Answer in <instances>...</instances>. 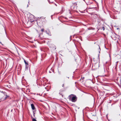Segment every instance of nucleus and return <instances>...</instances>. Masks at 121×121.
Listing matches in <instances>:
<instances>
[{"instance_id": "1", "label": "nucleus", "mask_w": 121, "mask_h": 121, "mask_svg": "<svg viewBox=\"0 0 121 121\" xmlns=\"http://www.w3.org/2000/svg\"><path fill=\"white\" fill-rule=\"evenodd\" d=\"M69 100L71 101L72 102H74L76 101V97L75 96H73L72 95H69Z\"/></svg>"}, {"instance_id": "2", "label": "nucleus", "mask_w": 121, "mask_h": 121, "mask_svg": "<svg viewBox=\"0 0 121 121\" xmlns=\"http://www.w3.org/2000/svg\"><path fill=\"white\" fill-rule=\"evenodd\" d=\"M31 106L33 113L34 116H35V112L36 111V108H35L34 105L33 104H31Z\"/></svg>"}, {"instance_id": "3", "label": "nucleus", "mask_w": 121, "mask_h": 121, "mask_svg": "<svg viewBox=\"0 0 121 121\" xmlns=\"http://www.w3.org/2000/svg\"><path fill=\"white\" fill-rule=\"evenodd\" d=\"M94 66L95 67L96 69L98 68L99 67V63L98 62L95 63L94 65Z\"/></svg>"}, {"instance_id": "4", "label": "nucleus", "mask_w": 121, "mask_h": 121, "mask_svg": "<svg viewBox=\"0 0 121 121\" xmlns=\"http://www.w3.org/2000/svg\"><path fill=\"white\" fill-rule=\"evenodd\" d=\"M7 97H8L7 95H4L3 96L2 98V99L3 100H5L7 98Z\"/></svg>"}, {"instance_id": "5", "label": "nucleus", "mask_w": 121, "mask_h": 121, "mask_svg": "<svg viewBox=\"0 0 121 121\" xmlns=\"http://www.w3.org/2000/svg\"><path fill=\"white\" fill-rule=\"evenodd\" d=\"M97 47L98 48V51H99V52H100V47L99 45H98Z\"/></svg>"}, {"instance_id": "6", "label": "nucleus", "mask_w": 121, "mask_h": 121, "mask_svg": "<svg viewBox=\"0 0 121 121\" xmlns=\"http://www.w3.org/2000/svg\"><path fill=\"white\" fill-rule=\"evenodd\" d=\"M24 61L25 62V64H27V65H28V64L26 62V61L25 60H24Z\"/></svg>"}, {"instance_id": "7", "label": "nucleus", "mask_w": 121, "mask_h": 121, "mask_svg": "<svg viewBox=\"0 0 121 121\" xmlns=\"http://www.w3.org/2000/svg\"><path fill=\"white\" fill-rule=\"evenodd\" d=\"M33 121H37L35 119H33Z\"/></svg>"}, {"instance_id": "8", "label": "nucleus", "mask_w": 121, "mask_h": 121, "mask_svg": "<svg viewBox=\"0 0 121 121\" xmlns=\"http://www.w3.org/2000/svg\"><path fill=\"white\" fill-rule=\"evenodd\" d=\"M41 31L42 32H43L44 31V29H42L41 30Z\"/></svg>"}, {"instance_id": "9", "label": "nucleus", "mask_w": 121, "mask_h": 121, "mask_svg": "<svg viewBox=\"0 0 121 121\" xmlns=\"http://www.w3.org/2000/svg\"><path fill=\"white\" fill-rule=\"evenodd\" d=\"M103 29V30H105V28L104 27H102Z\"/></svg>"}, {"instance_id": "10", "label": "nucleus", "mask_w": 121, "mask_h": 121, "mask_svg": "<svg viewBox=\"0 0 121 121\" xmlns=\"http://www.w3.org/2000/svg\"><path fill=\"white\" fill-rule=\"evenodd\" d=\"M64 86V84H63L62 85V87H63Z\"/></svg>"}, {"instance_id": "11", "label": "nucleus", "mask_w": 121, "mask_h": 121, "mask_svg": "<svg viewBox=\"0 0 121 121\" xmlns=\"http://www.w3.org/2000/svg\"><path fill=\"white\" fill-rule=\"evenodd\" d=\"M82 79H84V77H82Z\"/></svg>"}]
</instances>
